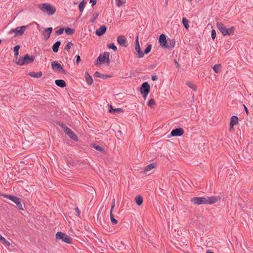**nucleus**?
<instances>
[{
  "label": "nucleus",
  "mask_w": 253,
  "mask_h": 253,
  "mask_svg": "<svg viewBox=\"0 0 253 253\" xmlns=\"http://www.w3.org/2000/svg\"><path fill=\"white\" fill-rule=\"evenodd\" d=\"M109 112L110 113H122L124 112V110L122 109L121 108H113V107L112 105H110V109L109 110Z\"/></svg>",
  "instance_id": "nucleus-25"
},
{
  "label": "nucleus",
  "mask_w": 253,
  "mask_h": 253,
  "mask_svg": "<svg viewBox=\"0 0 253 253\" xmlns=\"http://www.w3.org/2000/svg\"><path fill=\"white\" fill-rule=\"evenodd\" d=\"M61 127L64 130L65 129V128L67 127V126L65 124H62Z\"/></svg>",
  "instance_id": "nucleus-57"
},
{
  "label": "nucleus",
  "mask_w": 253,
  "mask_h": 253,
  "mask_svg": "<svg viewBox=\"0 0 253 253\" xmlns=\"http://www.w3.org/2000/svg\"><path fill=\"white\" fill-rule=\"evenodd\" d=\"M191 201L194 204L197 205L206 204L205 197H194L193 198L191 199Z\"/></svg>",
  "instance_id": "nucleus-12"
},
{
  "label": "nucleus",
  "mask_w": 253,
  "mask_h": 253,
  "mask_svg": "<svg viewBox=\"0 0 253 253\" xmlns=\"http://www.w3.org/2000/svg\"><path fill=\"white\" fill-rule=\"evenodd\" d=\"M186 84L193 90L196 91L197 90V86L193 83L188 81L186 82Z\"/></svg>",
  "instance_id": "nucleus-33"
},
{
  "label": "nucleus",
  "mask_w": 253,
  "mask_h": 253,
  "mask_svg": "<svg viewBox=\"0 0 253 253\" xmlns=\"http://www.w3.org/2000/svg\"><path fill=\"white\" fill-rule=\"evenodd\" d=\"M94 77L96 78H100L102 79H106L108 78H110L111 76L102 74L100 73L98 71H96L94 74Z\"/></svg>",
  "instance_id": "nucleus-20"
},
{
  "label": "nucleus",
  "mask_w": 253,
  "mask_h": 253,
  "mask_svg": "<svg viewBox=\"0 0 253 253\" xmlns=\"http://www.w3.org/2000/svg\"><path fill=\"white\" fill-rule=\"evenodd\" d=\"M234 125H231V124L230 123V127H229V130L230 131H232V130L233 129V126Z\"/></svg>",
  "instance_id": "nucleus-56"
},
{
  "label": "nucleus",
  "mask_w": 253,
  "mask_h": 253,
  "mask_svg": "<svg viewBox=\"0 0 253 253\" xmlns=\"http://www.w3.org/2000/svg\"><path fill=\"white\" fill-rule=\"evenodd\" d=\"M3 238V237L0 234V241L1 240H2V238Z\"/></svg>",
  "instance_id": "nucleus-60"
},
{
  "label": "nucleus",
  "mask_w": 253,
  "mask_h": 253,
  "mask_svg": "<svg viewBox=\"0 0 253 253\" xmlns=\"http://www.w3.org/2000/svg\"><path fill=\"white\" fill-rule=\"evenodd\" d=\"M174 63H175V64L176 67L179 68V65L178 63V62H177L176 59H174Z\"/></svg>",
  "instance_id": "nucleus-55"
},
{
  "label": "nucleus",
  "mask_w": 253,
  "mask_h": 253,
  "mask_svg": "<svg viewBox=\"0 0 253 253\" xmlns=\"http://www.w3.org/2000/svg\"><path fill=\"white\" fill-rule=\"evenodd\" d=\"M99 16V13L98 12H95L93 13L92 15V17L90 20V22L93 23H94L96 19L97 18V17Z\"/></svg>",
  "instance_id": "nucleus-35"
},
{
  "label": "nucleus",
  "mask_w": 253,
  "mask_h": 253,
  "mask_svg": "<svg viewBox=\"0 0 253 253\" xmlns=\"http://www.w3.org/2000/svg\"><path fill=\"white\" fill-rule=\"evenodd\" d=\"M85 78L87 84L89 85H91L93 83V79L91 76L88 74V72L85 73Z\"/></svg>",
  "instance_id": "nucleus-23"
},
{
  "label": "nucleus",
  "mask_w": 253,
  "mask_h": 253,
  "mask_svg": "<svg viewBox=\"0 0 253 253\" xmlns=\"http://www.w3.org/2000/svg\"><path fill=\"white\" fill-rule=\"evenodd\" d=\"M221 67L220 64H215L212 67L213 71L216 73H218L219 72V68Z\"/></svg>",
  "instance_id": "nucleus-39"
},
{
  "label": "nucleus",
  "mask_w": 253,
  "mask_h": 253,
  "mask_svg": "<svg viewBox=\"0 0 253 253\" xmlns=\"http://www.w3.org/2000/svg\"><path fill=\"white\" fill-rule=\"evenodd\" d=\"M65 33L68 35H73L75 33V29H71L69 27L65 29Z\"/></svg>",
  "instance_id": "nucleus-31"
},
{
  "label": "nucleus",
  "mask_w": 253,
  "mask_h": 253,
  "mask_svg": "<svg viewBox=\"0 0 253 253\" xmlns=\"http://www.w3.org/2000/svg\"><path fill=\"white\" fill-rule=\"evenodd\" d=\"M188 0L190 2H191L192 1V0Z\"/></svg>",
  "instance_id": "nucleus-61"
},
{
  "label": "nucleus",
  "mask_w": 253,
  "mask_h": 253,
  "mask_svg": "<svg viewBox=\"0 0 253 253\" xmlns=\"http://www.w3.org/2000/svg\"><path fill=\"white\" fill-rule=\"evenodd\" d=\"M110 215L111 221L112 223V224H117L118 221L117 219H116L114 218V216L112 213V212L110 211Z\"/></svg>",
  "instance_id": "nucleus-37"
},
{
  "label": "nucleus",
  "mask_w": 253,
  "mask_h": 253,
  "mask_svg": "<svg viewBox=\"0 0 253 253\" xmlns=\"http://www.w3.org/2000/svg\"><path fill=\"white\" fill-rule=\"evenodd\" d=\"M126 2V0H118L117 2H116V3H117V5L118 6V7H120L121 5H123V4L124 3H125Z\"/></svg>",
  "instance_id": "nucleus-46"
},
{
  "label": "nucleus",
  "mask_w": 253,
  "mask_h": 253,
  "mask_svg": "<svg viewBox=\"0 0 253 253\" xmlns=\"http://www.w3.org/2000/svg\"><path fill=\"white\" fill-rule=\"evenodd\" d=\"M76 63H77V64H78L81 61L80 56V55H77L76 56Z\"/></svg>",
  "instance_id": "nucleus-51"
},
{
  "label": "nucleus",
  "mask_w": 253,
  "mask_h": 253,
  "mask_svg": "<svg viewBox=\"0 0 253 253\" xmlns=\"http://www.w3.org/2000/svg\"><path fill=\"white\" fill-rule=\"evenodd\" d=\"M115 199H113V202H112V206H111V211H110L112 212L113 211V210L115 207Z\"/></svg>",
  "instance_id": "nucleus-50"
},
{
  "label": "nucleus",
  "mask_w": 253,
  "mask_h": 253,
  "mask_svg": "<svg viewBox=\"0 0 253 253\" xmlns=\"http://www.w3.org/2000/svg\"><path fill=\"white\" fill-rule=\"evenodd\" d=\"M75 212L76 215H78V216H80V211L78 207H76L75 209Z\"/></svg>",
  "instance_id": "nucleus-48"
},
{
  "label": "nucleus",
  "mask_w": 253,
  "mask_h": 253,
  "mask_svg": "<svg viewBox=\"0 0 253 253\" xmlns=\"http://www.w3.org/2000/svg\"><path fill=\"white\" fill-rule=\"evenodd\" d=\"M26 26H22L21 27H18L15 29H11L9 31L8 33L9 34H11L12 33H15L14 37H16L17 36H21L23 35L26 29L27 28Z\"/></svg>",
  "instance_id": "nucleus-7"
},
{
  "label": "nucleus",
  "mask_w": 253,
  "mask_h": 253,
  "mask_svg": "<svg viewBox=\"0 0 253 253\" xmlns=\"http://www.w3.org/2000/svg\"><path fill=\"white\" fill-rule=\"evenodd\" d=\"M206 253H213L210 250H208L207 251Z\"/></svg>",
  "instance_id": "nucleus-58"
},
{
  "label": "nucleus",
  "mask_w": 253,
  "mask_h": 253,
  "mask_svg": "<svg viewBox=\"0 0 253 253\" xmlns=\"http://www.w3.org/2000/svg\"><path fill=\"white\" fill-rule=\"evenodd\" d=\"M39 9L43 12L47 13L49 15H52L54 14L56 11L55 6L52 5L49 3H44L39 5Z\"/></svg>",
  "instance_id": "nucleus-1"
},
{
  "label": "nucleus",
  "mask_w": 253,
  "mask_h": 253,
  "mask_svg": "<svg viewBox=\"0 0 253 253\" xmlns=\"http://www.w3.org/2000/svg\"><path fill=\"white\" fill-rule=\"evenodd\" d=\"M216 36V31L214 30H212L211 33V37L213 40L215 39Z\"/></svg>",
  "instance_id": "nucleus-47"
},
{
  "label": "nucleus",
  "mask_w": 253,
  "mask_h": 253,
  "mask_svg": "<svg viewBox=\"0 0 253 253\" xmlns=\"http://www.w3.org/2000/svg\"><path fill=\"white\" fill-rule=\"evenodd\" d=\"M0 195L3 196V197L8 198V199L11 200L12 201L13 200V199L15 198L16 196H13V195H6V194H0Z\"/></svg>",
  "instance_id": "nucleus-41"
},
{
  "label": "nucleus",
  "mask_w": 253,
  "mask_h": 253,
  "mask_svg": "<svg viewBox=\"0 0 253 253\" xmlns=\"http://www.w3.org/2000/svg\"><path fill=\"white\" fill-rule=\"evenodd\" d=\"M64 30V28H61L59 30H56L55 32V35H60L63 34Z\"/></svg>",
  "instance_id": "nucleus-43"
},
{
  "label": "nucleus",
  "mask_w": 253,
  "mask_h": 253,
  "mask_svg": "<svg viewBox=\"0 0 253 253\" xmlns=\"http://www.w3.org/2000/svg\"><path fill=\"white\" fill-rule=\"evenodd\" d=\"M12 201L16 204V206L19 210H23L21 200L19 198L15 197Z\"/></svg>",
  "instance_id": "nucleus-19"
},
{
  "label": "nucleus",
  "mask_w": 253,
  "mask_h": 253,
  "mask_svg": "<svg viewBox=\"0 0 253 253\" xmlns=\"http://www.w3.org/2000/svg\"><path fill=\"white\" fill-rule=\"evenodd\" d=\"M205 198L206 204H212L215 203L220 199V198L215 196L205 197Z\"/></svg>",
  "instance_id": "nucleus-13"
},
{
  "label": "nucleus",
  "mask_w": 253,
  "mask_h": 253,
  "mask_svg": "<svg viewBox=\"0 0 253 253\" xmlns=\"http://www.w3.org/2000/svg\"><path fill=\"white\" fill-rule=\"evenodd\" d=\"M107 29L106 26L104 25H102L96 30L95 32L96 35L98 36H101L106 33Z\"/></svg>",
  "instance_id": "nucleus-16"
},
{
  "label": "nucleus",
  "mask_w": 253,
  "mask_h": 253,
  "mask_svg": "<svg viewBox=\"0 0 253 253\" xmlns=\"http://www.w3.org/2000/svg\"><path fill=\"white\" fill-rule=\"evenodd\" d=\"M169 42L168 43V48H172L174 47L175 42L173 40L169 39Z\"/></svg>",
  "instance_id": "nucleus-36"
},
{
  "label": "nucleus",
  "mask_w": 253,
  "mask_h": 253,
  "mask_svg": "<svg viewBox=\"0 0 253 253\" xmlns=\"http://www.w3.org/2000/svg\"><path fill=\"white\" fill-rule=\"evenodd\" d=\"M159 42L160 45L164 48L168 47V42L166 39V37L164 34H161L159 37Z\"/></svg>",
  "instance_id": "nucleus-10"
},
{
  "label": "nucleus",
  "mask_w": 253,
  "mask_h": 253,
  "mask_svg": "<svg viewBox=\"0 0 253 253\" xmlns=\"http://www.w3.org/2000/svg\"><path fill=\"white\" fill-rule=\"evenodd\" d=\"M110 53L108 52H105L102 56V54H100L97 58L95 64H100L102 63L106 62L108 64L110 63L109 59Z\"/></svg>",
  "instance_id": "nucleus-5"
},
{
  "label": "nucleus",
  "mask_w": 253,
  "mask_h": 253,
  "mask_svg": "<svg viewBox=\"0 0 253 253\" xmlns=\"http://www.w3.org/2000/svg\"><path fill=\"white\" fill-rule=\"evenodd\" d=\"M77 2H74V4H77Z\"/></svg>",
  "instance_id": "nucleus-62"
},
{
  "label": "nucleus",
  "mask_w": 253,
  "mask_h": 253,
  "mask_svg": "<svg viewBox=\"0 0 253 253\" xmlns=\"http://www.w3.org/2000/svg\"><path fill=\"white\" fill-rule=\"evenodd\" d=\"M230 124L231 125H235L238 123V118L236 116H233L230 119Z\"/></svg>",
  "instance_id": "nucleus-27"
},
{
  "label": "nucleus",
  "mask_w": 253,
  "mask_h": 253,
  "mask_svg": "<svg viewBox=\"0 0 253 253\" xmlns=\"http://www.w3.org/2000/svg\"><path fill=\"white\" fill-rule=\"evenodd\" d=\"M182 21V23H183L184 27L186 29H188L189 28V26L188 24L189 21L185 17H183Z\"/></svg>",
  "instance_id": "nucleus-34"
},
{
  "label": "nucleus",
  "mask_w": 253,
  "mask_h": 253,
  "mask_svg": "<svg viewBox=\"0 0 253 253\" xmlns=\"http://www.w3.org/2000/svg\"><path fill=\"white\" fill-rule=\"evenodd\" d=\"M117 42L118 43L122 46L126 47L128 46L126 38L124 36H118L117 38Z\"/></svg>",
  "instance_id": "nucleus-14"
},
{
  "label": "nucleus",
  "mask_w": 253,
  "mask_h": 253,
  "mask_svg": "<svg viewBox=\"0 0 253 253\" xmlns=\"http://www.w3.org/2000/svg\"><path fill=\"white\" fill-rule=\"evenodd\" d=\"M1 40L0 39V44H1Z\"/></svg>",
  "instance_id": "nucleus-63"
},
{
  "label": "nucleus",
  "mask_w": 253,
  "mask_h": 253,
  "mask_svg": "<svg viewBox=\"0 0 253 253\" xmlns=\"http://www.w3.org/2000/svg\"><path fill=\"white\" fill-rule=\"evenodd\" d=\"M3 240H1L0 242L6 247H9L10 245V243L7 241L4 237L2 238Z\"/></svg>",
  "instance_id": "nucleus-40"
},
{
  "label": "nucleus",
  "mask_w": 253,
  "mask_h": 253,
  "mask_svg": "<svg viewBox=\"0 0 253 253\" xmlns=\"http://www.w3.org/2000/svg\"><path fill=\"white\" fill-rule=\"evenodd\" d=\"M107 47L109 48L113 49L114 51H116L117 50V46L113 43L108 44Z\"/></svg>",
  "instance_id": "nucleus-42"
},
{
  "label": "nucleus",
  "mask_w": 253,
  "mask_h": 253,
  "mask_svg": "<svg viewBox=\"0 0 253 253\" xmlns=\"http://www.w3.org/2000/svg\"><path fill=\"white\" fill-rule=\"evenodd\" d=\"M51 67L53 70L63 73L64 75H67V72L63 69L62 66L58 61H54L51 62Z\"/></svg>",
  "instance_id": "nucleus-8"
},
{
  "label": "nucleus",
  "mask_w": 253,
  "mask_h": 253,
  "mask_svg": "<svg viewBox=\"0 0 253 253\" xmlns=\"http://www.w3.org/2000/svg\"><path fill=\"white\" fill-rule=\"evenodd\" d=\"M140 91L143 98L145 99L150 91V85L148 82H144L141 84Z\"/></svg>",
  "instance_id": "nucleus-6"
},
{
  "label": "nucleus",
  "mask_w": 253,
  "mask_h": 253,
  "mask_svg": "<svg viewBox=\"0 0 253 253\" xmlns=\"http://www.w3.org/2000/svg\"><path fill=\"white\" fill-rule=\"evenodd\" d=\"M135 201V203L136 204L140 206H141L142 203H143V197L140 196V195H137L135 198V199H134Z\"/></svg>",
  "instance_id": "nucleus-24"
},
{
  "label": "nucleus",
  "mask_w": 253,
  "mask_h": 253,
  "mask_svg": "<svg viewBox=\"0 0 253 253\" xmlns=\"http://www.w3.org/2000/svg\"><path fill=\"white\" fill-rule=\"evenodd\" d=\"M55 84L57 86H58L60 87H62V88L66 86V83L63 80H61V79L56 80L55 81Z\"/></svg>",
  "instance_id": "nucleus-21"
},
{
  "label": "nucleus",
  "mask_w": 253,
  "mask_h": 253,
  "mask_svg": "<svg viewBox=\"0 0 253 253\" xmlns=\"http://www.w3.org/2000/svg\"><path fill=\"white\" fill-rule=\"evenodd\" d=\"M64 131L67 134H68L71 131H72V130L67 126Z\"/></svg>",
  "instance_id": "nucleus-49"
},
{
  "label": "nucleus",
  "mask_w": 253,
  "mask_h": 253,
  "mask_svg": "<svg viewBox=\"0 0 253 253\" xmlns=\"http://www.w3.org/2000/svg\"><path fill=\"white\" fill-rule=\"evenodd\" d=\"M20 46L19 45H16L13 48V51H14L15 57H18V56L19 49L20 48Z\"/></svg>",
  "instance_id": "nucleus-32"
},
{
  "label": "nucleus",
  "mask_w": 253,
  "mask_h": 253,
  "mask_svg": "<svg viewBox=\"0 0 253 253\" xmlns=\"http://www.w3.org/2000/svg\"><path fill=\"white\" fill-rule=\"evenodd\" d=\"M156 163L150 164L148 165V166H147L145 168L144 171L145 172L151 170L152 169L155 168L156 167Z\"/></svg>",
  "instance_id": "nucleus-28"
},
{
  "label": "nucleus",
  "mask_w": 253,
  "mask_h": 253,
  "mask_svg": "<svg viewBox=\"0 0 253 253\" xmlns=\"http://www.w3.org/2000/svg\"><path fill=\"white\" fill-rule=\"evenodd\" d=\"M73 45V43L71 42H68L64 46V49L68 50L70 49L71 46Z\"/></svg>",
  "instance_id": "nucleus-44"
},
{
  "label": "nucleus",
  "mask_w": 253,
  "mask_h": 253,
  "mask_svg": "<svg viewBox=\"0 0 253 253\" xmlns=\"http://www.w3.org/2000/svg\"><path fill=\"white\" fill-rule=\"evenodd\" d=\"M135 49L137 53H136L137 56L138 58H142L144 56V53L141 50L139 43L138 40V38L135 40Z\"/></svg>",
  "instance_id": "nucleus-9"
},
{
  "label": "nucleus",
  "mask_w": 253,
  "mask_h": 253,
  "mask_svg": "<svg viewBox=\"0 0 253 253\" xmlns=\"http://www.w3.org/2000/svg\"><path fill=\"white\" fill-rule=\"evenodd\" d=\"M35 59V57L34 55H30L28 54H26L22 58H20L16 64L20 66H23L25 64H28L32 63Z\"/></svg>",
  "instance_id": "nucleus-3"
},
{
  "label": "nucleus",
  "mask_w": 253,
  "mask_h": 253,
  "mask_svg": "<svg viewBox=\"0 0 253 253\" xmlns=\"http://www.w3.org/2000/svg\"><path fill=\"white\" fill-rule=\"evenodd\" d=\"M56 240H61L62 242L67 243H72V238L69 235L62 232H58L55 235Z\"/></svg>",
  "instance_id": "nucleus-4"
},
{
  "label": "nucleus",
  "mask_w": 253,
  "mask_h": 253,
  "mask_svg": "<svg viewBox=\"0 0 253 253\" xmlns=\"http://www.w3.org/2000/svg\"><path fill=\"white\" fill-rule=\"evenodd\" d=\"M114 245L116 250L118 251H123L125 249V244L122 241H119L117 240L114 242Z\"/></svg>",
  "instance_id": "nucleus-15"
},
{
  "label": "nucleus",
  "mask_w": 253,
  "mask_h": 253,
  "mask_svg": "<svg viewBox=\"0 0 253 253\" xmlns=\"http://www.w3.org/2000/svg\"><path fill=\"white\" fill-rule=\"evenodd\" d=\"M216 27L224 36L233 35L235 29V27H231L230 28H227L221 22H217Z\"/></svg>",
  "instance_id": "nucleus-2"
},
{
  "label": "nucleus",
  "mask_w": 253,
  "mask_h": 253,
  "mask_svg": "<svg viewBox=\"0 0 253 253\" xmlns=\"http://www.w3.org/2000/svg\"><path fill=\"white\" fill-rule=\"evenodd\" d=\"M167 1H168V0H166V2H167Z\"/></svg>",
  "instance_id": "nucleus-64"
},
{
  "label": "nucleus",
  "mask_w": 253,
  "mask_h": 253,
  "mask_svg": "<svg viewBox=\"0 0 253 253\" xmlns=\"http://www.w3.org/2000/svg\"><path fill=\"white\" fill-rule=\"evenodd\" d=\"M28 75L31 77L35 78H40L42 76V73L41 71L38 72H29Z\"/></svg>",
  "instance_id": "nucleus-18"
},
{
  "label": "nucleus",
  "mask_w": 253,
  "mask_h": 253,
  "mask_svg": "<svg viewBox=\"0 0 253 253\" xmlns=\"http://www.w3.org/2000/svg\"><path fill=\"white\" fill-rule=\"evenodd\" d=\"M97 2V0H89V2L92 3V6L94 5Z\"/></svg>",
  "instance_id": "nucleus-53"
},
{
  "label": "nucleus",
  "mask_w": 253,
  "mask_h": 253,
  "mask_svg": "<svg viewBox=\"0 0 253 253\" xmlns=\"http://www.w3.org/2000/svg\"><path fill=\"white\" fill-rule=\"evenodd\" d=\"M155 104V101L153 99H150L148 102V106L152 108L153 106Z\"/></svg>",
  "instance_id": "nucleus-45"
},
{
  "label": "nucleus",
  "mask_w": 253,
  "mask_h": 253,
  "mask_svg": "<svg viewBox=\"0 0 253 253\" xmlns=\"http://www.w3.org/2000/svg\"><path fill=\"white\" fill-rule=\"evenodd\" d=\"M86 2L84 0H82L79 4V9L81 13L83 12V10L85 7Z\"/></svg>",
  "instance_id": "nucleus-26"
},
{
  "label": "nucleus",
  "mask_w": 253,
  "mask_h": 253,
  "mask_svg": "<svg viewBox=\"0 0 253 253\" xmlns=\"http://www.w3.org/2000/svg\"><path fill=\"white\" fill-rule=\"evenodd\" d=\"M151 48H152V44H148V45L147 46V47L144 50V52H143L144 54H148L151 51Z\"/></svg>",
  "instance_id": "nucleus-38"
},
{
  "label": "nucleus",
  "mask_w": 253,
  "mask_h": 253,
  "mask_svg": "<svg viewBox=\"0 0 253 253\" xmlns=\"http://www.w3.org/2000/svg\"><path fill=\"white\" fill-rule=\"evenodd\" d=\"M68 135L69 136L70 138L72 139L73 140H75V141L78 140V136H77V135L72 130L68 134Z\"/></svg>",
  "instance_id": "nucleus-29"
},
{
  "label": "nucleus",
  "mask_w": 253,
  "mask_h": 253,
  "mask_svg": "<svg viewBox=\"0 0 253 253\" xmlns=\"http://www.w3.org/2000/svg\"><path fill=\"white\" fill-rule=\"evenodd\" d=\"M52 27L47 28L43 31V35L44 37V41H46L49 39V38L50 37V36L52 33Z\"/></svg>",
  "instance_id": "nucleus-17"
},
{
  "label": "nucleus",
  "mask_w": 253,
  "mask_h": 253,
  "mask_svg": "<svg viewBox=\"0 0 253 253\" xmlns=\"http://www.w3.org/2000/svg\"><path fill=\"white\" fill-rule=\"evenodd\" d=\"M184 133V130L181 127L173 129L170 132V136H181Z\"/></svg>",
  "instance_id": "nucleus-11"
},
{
  "label": "nucleus",
  "mask_w": 253,
  "mask_h": 253,
  "mask_svg": "<svg viewBox=\"0 0 253 253\" xmlns=\"http://www.w3.org/2000/svg\"><path fill=\"white\" fill-rule=\"evenodd\" d=\"M15 63H16V61H18V60L19 58H18V57H15Z\"/></svg>",
  "instance_id": "nucleus-59"
},
{
  "label": "nucleus",
  "mask_w": 253,
  "mask_h": 253,
  "mask_svg": "<svg viewBox=\"0 0 253 253\" xmlns=\"http://www.w3.org/2000/svg\"><path fill=\"white\" fill-rule=\"evenodd\" d=\"M92 146L94 149H95V150H96L100 152H102V153L104 152V149L102 147H101L100 146H99L96 144H92Z\"/></svg>",
  "instance_id": "nucleus-30"
},
{
  "label": "nucleus",
  "mask_w": 253,
  "mask_h": 253,
  "mask_svg": "<svg viewBox=\"0 0 253 253\" xmlns=\"http://www.w3.org/2000/svg\"><path fill=\"white\" fill-rule=\"evenodd\" d=\"M244 108H245L246 113H247V115H248L249 114V110H248V108L245 105H244Z\"/></svg>",
  "instance_id": "nucleus-54"
},
{
  "label": "nucleus",
  "mask_w": 253,
  "mask_h": 253,
  "mask_svg": "<svg viewBox=\"0 0 253 253\" xmlns=\"http://www.w3.org/2000/svg\"><path fill=\"white\" fill-rule=\"evenodd\" d=\"M151 79H152V80L153 81H157L158 80V77L156 75H153L152 76V78Z\"/></svg>",
  "instance_id": "nucleus-52"
},
{
  "label": "nucleus",
  "mask_w": 253,
  "mask_h": 253,
  "mask_svg": "<svg viewBox=\"0 0 253 253\" xmlns=\"http://www.w3.org/2000/svg\"><path fill=\"white\" fill-rule=\"evenodd\" d=\"M61 45V42L60 41H58L56 42L53 45H52V51L54 52H57L58 51L59 47Z\"/></svg>",
  "instance_id": "nucleus-22"
}]
</instances>
